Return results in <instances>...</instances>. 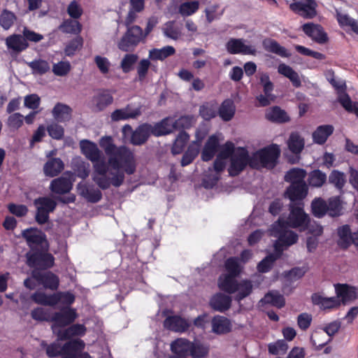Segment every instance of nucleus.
I'll return each mask as SVG.
<instances>
[{
    "label": "nucleus",
    "mask_w": 358,
    "mask_h": 358,
    "mask_svg": "<svg viewBox=\"0 0 358 358\" xmlns=\"http://www.w3.org/2000/svg\"><path fill=\"white\" fill-rule=\"evenodd\" d=\"M235 110V106L233 101L227 99L221 103L218 114L222 120L228 122L234 117Z\"/></svg>",
    "instance_id": "41"
},
{
    "label": "nucleus",
    "mask_w": 358,
    "mask_h": 358,
    "mask_svg": "<svg viewBox=\"0 0 358 358\" xmlns=\"http://www.w3.org/2000/svg\"><path fill=\"white\" fill-rule=\"evenodd\" d=\"M238 293L234 296V300L240 303L252 293L253 286L250 280H243L238 282Z\"/></svg>",
    "instance_id": "46"
},
{
    "label": "nucleus",
    "mask_w": 358,
    "mask_h": 358,
    "mask_svg": "<svg viewBox=\"0 0 358 358\" xmlns=\"http://www.w3.org/2000/svg\"><path fill=\"white\" fill-rule=\"evenodd\" d=\"M311 301L314 305L318 306L322 310H331L340 307L341 299L336 296L325 297L320 293H314L311 296Z\"/></svg>",
    "instance_id": "18"
},
{
    "label": "nucleus",
    "mask_w": 358,
    "mask_h": 358,
    "mask_svg": "<svg viewBox=\"0 0 358 358\" xmlns=\"http://www.w3.org/2000/svg\"><path fill=\"white\" fill-rule=\"evenodd\" d=\"M192 343L187 338H177L171 344V350L175 355L187 357L190 353Z\"/></svg>",
    "instance_id": "29"
},
{
    "label": "nucleus",
    "mask_w": 358,
    "mask_h": 358,
    "mask_svg": "<svg viewBox=\"0 0 358 358\" xmlns=\"http://www.w3.org/2000/svg\"><path fill=\"white\" fill-rule=\"evenodd\" d=\"M143 29L138 25L127 27L126 32L117 43L118 48L124 52H131L141 43L145 42Z\"/></svg>",
    "instance_id": "5"
},
{
    "label": "nucleus",
    "mask_w": 358,
    "mask_h": 358,
    "mask_svg": "<svg viewBox=\"0 0 358 358\" xmlns=\"http://www.w3.org/2000/svg\"><path fill=\"white\" fill-rule=\"evenodd\" d=\"M289 4V9L295 14L306 20L316 17L317 3L315 0H294Z\"/></svg>",
    "instance_id": "9"
},
{
    "label": "nucleus",
    "mask_w": 358,
    "mask_h": 358,
    "mask_svg": "<svg viewBox=\"0 0 358 358\" xmlns=\"http://www.w3.org/2000/svg\"><path fill=\"white\" fill-rule=\"evenodd\" d=\"M307 181L311 187L320 188L327 182V176L321 170L315 169L308 174Z\"/></svg>",
    "instance_id": "37"
},
{
    "label": "nucleus",
    "mask_w": 358,
    "mask_h": 358,
    "mask_svg": "<svg viewBox=\"0 0 358 358\" xmlns=\"http://www.w3.org/2000/svg\"><path fill=\"white\" fill-rule=\"evenodd\" d=\"M304 139L297 132H292L288 139L287 145L289 150L295 154L299 155L304 148Z\"/></svg>",
    "instance_id": "40"
},
{
    "label": "nucleus",
    "mask_w": 358,
    "mask_h": 358,
    "mask_svg": "<svg viewBox=\"0 0 358 358\" xmlns=\"http://www.w3.org/2000/svg\"><path fill=\"white\" fill-rule=\"evenodd\" d=\"M150 65L151 63L148 59L140 60L136 67L138 81L142 82L145 79Z\"/></svg>",
    "instance_id": "62"
},
{
    "label": "nucleus",
    "mask_w": 358,
    "mask_h": 358,
    "mask_svg": "<svg viewBox=\"0 0 358 358\" xmlns=\"http://www.w3.org/2000/svg\"><path fill=\"white\" fill-rule=\"evenodd\" d=\"M72 166L78 177L81 178H85L87 177V164L83 162L80 157H76L73 159Z\"/></svg>",
    "instance_id": "57"
},
{
    "label": "nucleus",
    "mask_w": 358,
    "mask_h": 358,
    "mask_svg": "<svg viewBox=\"0 0 358 358\" xmlns=\"http://www.w3.org/2000/svg\"><path fill=\"white\" fill-rule=\"evenodd\" d=\"M36 208V220L38 224H44L49 219L50 213L54 211L57 202L49 196H41L34 201Z\"/></svg>",
    "instance_id": "7"
},
{
    "label": "nucleus",
    "mask_w": 358,
    "mask_h": 358,
    "mask_svg": "<svg viewBox=\"0 0 358 358\" xmlns=\"http://www.w3.org/2000/svg\"><path fill=\"white\" fill-rule=\"evenodd\" d=\"M27 263L31 267L47 268L52 266L54 257L41 250H36L27 254Z\"/></svg>",
    "instance_id": "13"
},
{
    "label": "nucleus",
    "mask_w": 358,
    "mask_h": 358,
    "mask_svg": "<svg viewBox=\"0 0 358 358\" xmlns=\"http://www.w3.org/2000/svg\"><path fill=\"white\" fill-rule=\"evenodd\" d=\"M327 214L331 217H337L343 214V201L339 196L330 197L327 201Z\"/></svg>",
    "instance_id": "38"
},
{
    "label": "nucleus",
    "mask_w": 358,
    "mask_h": 358,
    "mask_svg": "<svg viewBox=\"0 0 358 358\" xmlns=\"http://www.w3.org/2000/svg\"><path fill=\"white\" fill-rule=\"evenodd\" d=\"M95 109L97 111L103 110L107 106L113 102V96L107 90H101L94 97Z\"/></svg>",
    "instance_id": "34"
},
{
    "label": "nucleus",
    "mask_w": 358,
    "mask_h": 358,
    "mask_svg": "<svg viewBox=\"0 0 358 358\" xmlns=\"http://www.w3.org/2000/svg\"><path fill=\"white\" fill-rule=\"evenodd\" d=\"M150 131L151 135L157 137L172 133L173 129L171 126V117H165L160 122L155 123L154 125L150 124Z\"/></svg>",
    "instance_id": "26"
},
{
    "label": "nucleus",
    "mask_w": 358,
    "mask_h": 358,
    "mask_svg": "<svg viewBox=\"0 0 358 358\" xmlns=\"http://www.w3.org/2000/svg\"><path fill=\"white\" fill-rule=\"evenodd\" d=\"M250 159L246 148H238L236 153L231 157V164L228 169L229 176L234 177L239 175L248 164L250 165Z\"/></svg>",
    "instance_id": "8"
},
{
    "label": "nucleus",
    "mask_w": 358,
    "mask_h": 358,
    "mask_svg": "<svg viewBox=\"0 0 358 358\" xmlns=\"http://www.w3.org/2000/svg\"><path fill=\"white\" fill-rule=\"evenodd\" d=\"M72 186V182L69 178L62 176L52 180L50 189L55 194H64L69 192Z\"/></svg>",
    "instance_id": "28"
},
{
    "label": "nucleus",
    "mask_w": 358,
    "mask_h": 358,
    "mask_svg": "<svg viewBox=\"0 0 358 358\" xmlns=\"http://www.w3.org/2000/svg\"><path fill=\"white\" fill-rule=\"evenodd\" d=\"M338 99L345 110L354 113L358 118V102H352L350 96L345 92L339 94Z\"/></svg>",
    "instance_id": "48"
},
{
    "label": "nucleus",
    "mask_w": 358,
    "mask_h": 358,
    "mask_svg": "<svg viewBox=\"0 0 358 358\" xmlns=\"http://www.w3.org/2000/svg\"><path fill=\"white\" fill-rule=\"evenodd\" d=\"M93 323V326L91 328L93 329V337H96L94 340H92L91 345L94 346L96 343L105 344L106 343V335L103 333V322L97 316H91V323Z\"/></svg>",
    "instance_id": "27"
},
{
    "label": "nucleus",
    "mask_w": 358,
    "mask_h": 358,
    "mask_svg": "<svg viewBox=\"0 0 358 358\" xmlns=\"http://www.w3.org/2000/svg\"><path fill=\"white\" fill-rule=\"evenodd\" d=\"M328 182L339 192H342L346 183V177L343 172L333 170L329 175Z\"/></svg>",
    "instance_id": "42"
},
{
    "label": "nucleus",
    "mask_w": 358,
    "mask_h": 358,
    "mask_svg": "<svg viewBox=\"0 0 358 358\" xmlns=\"http://www.w3.org/2000/svg\"><path fill=\"white\" fill-rule=\"evenodd\" d=\"M308 187L306 182H295L290 183L285 192V197L291 202L301 201L308 195Z\"/></svg>",
    "instance_id": "15"
},
{
    "label": "nucleus",
    "mask_w": 358,
    "mask_h": 358,
    "mask_svg": "<svg viewBox=\"0 0 358 358\" xmlns=\"http://www.w3.org/2000/svg\"><path fill=\"white\" fill-rule=\"evenodd\" d=\"M32 276L45 287L56 289L59 285L58 278L51 272H40L34 271Z\"/></svg>",
    "instance_id": "24"
},
{
    "label": "nucleus",
    "mask_w": 358,
    "mask_h": 358,
    "mask_svg": "<svg viewBox=\"0 0 358 358\" xmlns=\"http://www.w3.org/2000/svg\"><path fill=\"white\" fill-rule=\"evenodd\" d=\"M164 327L172 331L184 333L191 327V322L180 315L168 316L164 321Z\"/></svg>",
    "instance_id": "16"
},
{
    "label": "nucleus",
    "mask_w": 358,
    "mask_h": 358,
    "mask_svg": "<svg viewBox=\"0 0 358 358\" xmlns=\"http://www.w3.org/2000/svg\"><path fill=\"white\" fill-rule=\"evenodd\" d=\"M336 297L341 299L343 303L354 300L357 298V293L354 287L347 284H337L335 286Z\"/></svg>",
    "instance_id": "31"
},
{
    "label": "nucleus",
    "mask_w": 358,
    "mask_h": 358,
    "mask_svg": "<svg viewBox=\"0 0 358 358\" xmlns=\"http://www.w3.org/2000/svg\"><path fill=\"white\" fill-rule=\"evenodd\" d=\"M27 65L31 69L34 74L43 75L50 70L49 62L41 59H34L28 62Z\"/></svg>",
    "instance_id": "47"
},
{
    "label": "nucleus",
    "mask_w": 358,
    "mask_h": 358,
    "mask_svg": "<svg viewBox=\"0 0 358 358\" xmlns=\"http://www.w3.org/2000/svg\"><path fill=\"white\" fill-rule=\"evenodd\" d=\"M302 31L313 41L320 44H324L329 40L324 28L319 24L307 22L301 26Z\"/></svg>",
    "instance_id": "14"
},
{
    "label": "nucleus",
    "mask_w": 358,
    "mask_h": 358,
    "mask_svg": "<svg viewBox=\"0 0 358 358\" xmlns=\"http://www.w3.org/2000/svg\"><path fill=\"white\" fill-rule=\"evenodd\" d=\"M41 345L49 357L62 355V358H89L87 355H82L85 344L80 339L70 341L62 347L58 342L47 345L43 341Z\"/></svg>",
    "instance_id": "3"
},
{
    "label": "nucleus",
    "mask_w": 358,
    "mask_h": 358,
    "mask_svg": "<svg viewBox=\"0 0 358 358\" xmlns=\"http://www.w3.org/2000/svg\"><path fill=\"white\" fill-rule=\"evenodd\" d=\"M34 302L42 305L53 306L57 304V296L56 294L47 295L43 292H36L31 296Z\"/></svg>",
    "instance_id": "53"
},
{
    "label": "nucleus",
    "mask_w": 358,
    "mask_h": 358,
    "mask_svg": "<svg viewBox=\"0 0 358 358\" xmlns=\"http://www.w3.org/2000/svg\"><path fill=\"white\" fill-rule=\"evenodd\" d=\"M209 346L200 342H192L189 355L192 358H206L209 354Z\"/></svg>",
    "instance_id": "50"
},
{
    "label": "nucleus",
    "mask_w": 358,
    "mask_h": 358,
    "mask_svg": "<svg viewBox=\"0 0 358 358\" xmlns=\"http://www.w3.org/2000/svg\"><path fill=\"white\" fill-rule=\"evenodd\" d=\"M71 70V64L68 61H61L52 65V72L57 76H64Z\"/></svg>",
    "instance_id": "64"
},
{
    "label": "nucleus",
    "mask_w": 358,
    "mask_h": 358,
    "mask_svg": "<svg viewBox=\"0 0 358 358\" xmlns=\"http://www.w3.org/2000/svg\"><path fill=\"white\" fill-rule=\"evenodd\" d=\"M99 146L108 157V164L113 169L124 168L127 175L136 171V162L133 152L125 145L116 146L112 136L101 138Z\"/></svg>",
    "instance_id": "1"
},
{
    "label": "nucleus",
    "mask_w": 358,
    "mask_h": 358,
    "mask_svg": "<svg viewBox=\"0 0 358 358\" xmlns=\"http://www.w3.org/2000/svg\"><path fill=\"white\" fill-rule=\"evenodd\" d=\"M212 332L217 335H224L231 331L232 324L227 317L217 315L211 320Z\"/></svg>",
    "instance_id": "20"
},
{
    "label": "nucleus",
    "mask_w": 358,
    "mask_h": 358,
    "mask_svg": "<svg viewBox=\"0 0 358 358\" xmlns=\"http://www.w3.org/2000/svg\"><path fill=\"white\" fill-rule=\"evenodd\" d=\"M64 164L59 158L48 160L43 166V171L46 176L54 177L57 176L64 169Z\"/></svg>",
    "instance_id": "36"
},
{
    "label": "nucleus",
    "mask_w": 358,
    "mask_h": 358,
    "mask_svg": "<svg viewBox=\"0 0 358 358\" xmlns=\"http://www.w3.org/2000/svg\"><path fill=\"white\" fill-rule=\"evenodd\" d=\"M138 56L136 54H126L120 62V67L124 73H129L137 62Z\"/></svg>",
    "instance_id": "56"
},
{
    "label": "nucleus",
    "mask_w": 358,
    "mask_h": 358,
    "mask_svg": "<svg viewBox=\"0 0 358 358\" xmlns=\"http://www.w3.org/2000/svg\"><path fill=\"white\" fill-rule=\"evenodd\" d=\"M189 138V136L186 131H180L172 146V153L173 155L180 154L185 148Z\"/></svg>",
    "instance_id": "49"
},
{
    "label": "nucleus",
    "mask_w": 358,
    "mask_h": 358,
    "mask_svg": "<svg viewBox=\"0 0 358 358\" xmlns=\"http://www.w3.org/2000/svg\"><path fill=\"white\" fill-rule=\"evenodd\" d=\"M278 71L280 74L289 78L294 87H301V81L300 80L299 74L292 67L285 64H280L278 66Z\"/></svg>",
    "instance_id": "39"
},
{
    "label": "nucleus",
    "mask_w": 358,
    "mask_h": 358,
    "mask_svg": "<svg viewBox=\"0 0 358 358\" xmlns=\"http://www.w3.org/2000/svg\"><path fill=\"white\" fill-rule=\"evenodd\" d=\"M85 329L82 324H73L64 331H58L59 339H66L73 336H80L85 333Z\"/></svg>",
    "instance_id": "51"
},
{
    "label": "nucleus",
    "mask_w": 358,
    "mask_h": 358,
    "mask_svg": "<svg viewBox=\"0 0 358 358\" xmlns=\"http://www.w3.org/2000/svg\"><path fill=\"white\" fill-rule=\"evenodd\" d=\"M334 128L331 124L318 126L312 134L313 141L317 145H324L334 133Z\"/></svg>",
    "instance_id": "25"
},
{
    "label": "nucleus",
    "mask_w": 358,
    "mask_h": 358,
    "mask_svg": "<svg viewBox=\"0 0 358 358\" xmlns=\"http://www.w3.org/2000/svg\"><path fill=\"white\" fill-rule=\"evenodd\" d=\"M76 313L73 310L66 308L60 313H57L52 317L54 324L52 325V331L58 335V331H62L59 327H65L71 323L76 319Z\"/></svg>",
    "instance_id": "17"
},
{
    "label": "nucleus",
    "mask_w": 358,
    "mask_h": 358,
    "mask_svg": "<svg viewBox=\"0 0 358 358\" xmlns=\"http://www.w3.org/2000/svg\"><path fill=\"white\" fill-rule=\"evenodd\" d=\"M124 137L130 136V143L134 145H142L145 144L151 136L150 124L143 123L133 130L130 124H125L122 129Z\"/></svg>",
    "instance_id": "6"
},
{
    "label": "nucleus",
    "mask_w": 358,
    "mask_h": 358,
    "mask_svg": "<svg viewBox=\"0 0 358 358\" xmlns=\"http://www.w3.org/2000/svg\"><path fill=\"white\" fill-rule=\"evenodd\" d=\"M176 50L173 46H165L161 49L154 48L149 52V58L152 60H164L173 55Z\"/></svg>",
    "instance_id": "44"
},
{
    "label": "nucleus",
    "mask_w": 358,
    "mask_h": 358,
    "mask_svg": "<svg viewBox=\"0 0 358 358\" xmlns=\"http://www.w3.org/2000/svg\"><path fill=\"white\" fill-rule=\"evenodd\" d=\"M199 154V150L194 146H189L183 154L180 164L182 166L190 164Z\"/></svg>",
    "instance_id": "63"
},
{
    "label": "nucleus",
    "mask_w": 358,
    "mask_h": 358,
    "mask_svg": "<svg viewBox=\"0 0 358 358\" xmlns=\"http://www.w3.org/2000/svg\"><path fill=\"white\" fill-rule=\"evenodd\" d=\"M311 209L315 217L322 218L327 214V202L320 197L315 198L311 203Z\"/></svg>",
    "instance_id": "45"
},
{
    "label": "nucleus",
    "mask_w": 358,
    "mask_h": 358,
    "mask_svg": "<svg viewBox=\"0 0 358 358\" xmlns=\"http://www.w3.org/2000/svg\"><path fill=\"white\" fill-rule=\"evenodd\" d=\"M337 233L338 236V245L343 250L348 249L352 245L353 235L350 226L345 224L340 227L338 229Z\"/></svg>",
    "instance_id": "35"
},
{
    "label": "nucleus",
    "mask_w": 358,
    "mask_h": 358,
    "mask_svg": "<svg viewBox=\"0 0 358 358\" xmlns=\"http://www.w3.org/2000/svg\"><path fill=\"white\" fill-rule=\"evenodd\" d=\"M6 45L8 50L14 53H20L29 47L26 38L21 34H12L6 38Z\"/></svg>",
    "instance_id": "22"
},
{
    "label": "nucleus",
    "mask_w": 358,
    "mask_h": 358,
    "mask_svg": "<svg viewBox=\"0 0 358 358\" xmlns=\"http://www.w3.org/2000/svg\"><path fill=\"white\" fill-rule=\"evenodd\" d=\"M262 45L266 51L276 54L282 57H289L291 54L283 46L280 45L275 40L265 38L262 41Z\"/></svg>",
    "instance_id": "30"
},
{
    "label": "nucleus",
    "mask_w": 358,
    "mask_h": 358,
    "mask_svg": "<svg viewBox=\"0 0 358 358\" xmlns=\"http://www.w3.org/2000/svg\"><path fill=\"white\" fill-rule=\"evenodd\" d=\"M22 236L26 239L29 247L34 250H48V242L45 235L37 229L30 228L22 231Z\"/></svg>",
    "instance_id": "11"
},
{
    "label": "nucleus",
    "mask_w": 358,
    "mask_h": 358,
    "mask_svg": "<svg viewBox=\"0 0 358 358\" xmlns=\"http://www.w3.org/2000/svg\"><path fill=\"white\" fill-rule=\"evenodd\" d=\"M280 149L277 144H272L258 150L250 159V166L258 169L259 166L273 169L278 164Z\"/></svg>",
    "instance_id": "4"
},
{
    "label": "nucleus",
    "mask_w": 358,
    "mask_h": 358,
    "mask_svg": "<svg viewBox=\"0 0 358 358\" xmlns=\"http://www.w3.org/2000/svg\"><path fill=\"white\" fill-rule=\"evenodd\" d=\"M231 296L217 293L210 298L209 305L213 310L224 313L231 308Z\"/></svg>",
    "instance_id": "21"
},
{
    "label": "nucleus",
    "mask_w": 358,
    "mask_h": 358,
    "mask_svg": "<svg viewBox=\"0 0 358 358\" xmlns=\"http://www.w3.org/2000/svg\"><path fill=\"white\" fill-rule=\"evenodd\" d=\"M171 126L173 131L174 130L188 129L192 126V117L188 115L181 116L177 120L171 117Z\"/></svg>",
    "instance_id": "60"
},
{
    "label": "nucleus",
    "mask_w": 358,
    "mask_h": 358,
    "mask_svg": "<svg viewBox=\"0 0 358 358\" xmlns=\"http://www.w3.org/2000/svg\"><path fill=\"white\" fill-rule=\"evenodd\" d=\"M278 259V256H274L273 255H268L265 257L262 261H260L257 266V271L259 273H267L268 272L274 262Z\"/></svg>",
    "instance_id": "59"
},
{
    "label": "nucleus",
    "mask_w": 358,
    "mask_h": 358,
    "mask_svg": "<svg viewBox=\"0 0 358 358\" xmlns=\"http://www.w3.org/2000/svg\"><path fill=\"white\" fill-rule=\"evenodd\" d=\"M287 225L284 221L280 220L278 222V240L280 241L285 248H288L296 243L299 239L298 234L293 231L287 230Z\"/></svg>",
    "instance_id": "19"
},
{
    "label": "nucleus",
    "mask_w": 358,
    "mask_h": 358,
    "mask_svg": "<svg viewBox=\"0 0 358 358\" xmlns=\"http://www.w3.org/2000/svg\"><path fill=\"white\" fill-rule=\"evenodd\" d=\"M265 118L269 122L278 124L285 123L290 120L286 111L277 106L270 107L266 110Z\"/></svg>",
    "instance_id": "23"
},
{
    "label": "nucleus",
    "mask_w": 358,
    "mask_h": 358,
    "mask_svg": "<svg viewBox=\"0 0 358 358\" xmlns=\"http://www.w3.org/2000/svg\"><path fill=\"white\" fill-rule=\"evenodd\" d=\"M71 113V108L62 103H57L52 110L54 119L59 122H65L70 120Z\"/></svg>",
    "instance_id": "32"
},
{
    "label": "nucleus",
    "mask_w": 358,
    "mask_h": 358,
    "mask_svg": "<svg viewBox=\"0 0 358 358\" xmlns=\"http://www.w3.org/2000/svg\"><path fill=\"white\" fill-rule=\"evenodd\" d=\"M59 29L68 34H77L81 30V25L76 20H66L59 26Z\"/></svg>",
    "instance_id": "55"
},
{
    "label": "nucleus",
    "mask_w": 358,
    "mask_h": 358,
    "mask_svg": "<svg viewBox=\"0 0 358 358\" xmlns=\"http://www.w3.org/2000/svg\"><path fill=\"white\" fill-rule=\"evenodd\" d=\"M199 8L198 1H187L182 3L179 7V13L182 16H189L195 13Z\"/></svg>",
    "instance_id": "58"
},
{
    "label": "nucleus",
    "mask_w": 358,
    "mask_h": 358,
    "mask_svg": "<svg viewBox=\"0 0 358 358\" xmlns=\"http://www.w3.org/2000/svg\"><path fill=\"white\" fill-rule=\"evenodd\" d=\"M17 17L14 13L4 9L0 15V26L4 30H8L15 23Z\"/></svg>",
    "instance_id": "54"
},
{
    "label": "nucleus",
    "mask_w": 358,
    "mask_h": 358,
    "mask_svg": "<svg viewBox=\"0 0 358 358\" xmlns=\"http://www.w3.org/2000/svg\"><path fill=\"white\" fill-rule=\"evenodd\" d=\"M306 176V171L300 168H293L287 172L285 179L290 183L295 182H306L304 179Z\"/></svg>",
    "instance_id": "52"
},
{
    "label": "nucleus",
    "mask_w": 358,
    "mask_h": 358,
    "mask_svg": "<svg viewBox=\"0 0 358 358\" xmlns=\"http://www.w3.org/2000/svg\"><path fill=\"white\" fill-rule=\"evenodd\" d=\"M290 213L285 224L292 228L306 227L309 217L305 213L303 206L292 203L289 206Z\"/></svg>",
    "instance_id": "10"
},
{
    "label": "nucleus",
    "mask_w": 358,
    "mask_h": 358,
    "mask_svg": "<svg viewBox=\"0 0 358 358\" xmlns=\"http://www.w3.org/2000/svg\"><path fill=\"white\" fill-rule=\"evenodd\" d=\"M225 268L228 271V275L238 276L241 268L236 257H229L225 262Z\"/></svg>",
    "instance_id": "61"
},
{
    "label": "nucleus",
    "mask_w": 358,
    "mask_h": 358,
    "mask_svg": "<svg viewBox=\"0 0 358 358\" xmlns=\"http://www.w3.org/2000/svg\"><path fill=\"white\" fill-rule=\"evenodd\" d=\"M262 301L271 304L278 308H282L285 306L284 296L277 291H272L266 294Z\"/></svg>",
    "instance_id": "43"
},
{
    "label": "nucleus",
    "mask_w": 358,
    "mask_h": 358,
    "mask_svg": "<svg viewBox=\"0 0 358 358\" xmlns=\"http://www.w3.org/2000/svg\"><path fill=\"white\" fill-rule=\"evenodd\" d=\"M243 38H230L225 44V48L231 55H257L255 46L246 45Z\"/></svg>",
    "instance_id": "12"
},
{
    "label": "nucleus",
    "mask_w": 358,
    "mask_h": 358,
    "mask_svg": "<svg viewBox=\"0 0 358 358\" xmlns=\"http://www.w3.org/2000/svg\"><path fill=\"white\" fill-rule=\"evenodd\" d=\"M95 171L100 175L94 178L97 185L102 189H107L111 185L119 187L123 185L125 180L126 171L124 168L115 169L108 162H102L94 165Z\"/></svg>",
    "instance_id": "2"
},
{
    "label": "nucleus",
    "mask_w": 358,
    "mask_h": 358,
    "mask_svg": "<svg viewBox=\"0 0 358 358\" xmlns=\"http://www.w3.org/2000/svg\"><path fill=\"white\" fill-rule=\"evenodd\" d=\"M236 276L231 275H224L220 276L218 280V286L220 289L228 294H234L238 289V282L235 279Z\"/></svg>",
    "instance_id": "33"
}]
</instances>
